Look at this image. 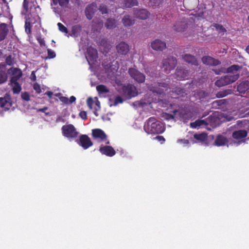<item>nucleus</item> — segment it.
Listing matches in <instances>:
<instances>
[{
    "instance_id": "obj_1",
    "label": "nucleus",
    "mask_w": 249,
    "mask_h": 249,
    "mask_svg": "<svg viewBox=\"0 0 249 249\" xmlns=\"http://www.w3.org/2000/svg\"><path fill=\"white\" fill-rule=\"evenodd\" d=\"M143 128L148 134H161L165 130L164 124L153 117L149 118L146 121Z\"/></svg>"
},
{
    "instance_id": "obj_2",
    "label": "nucleus",
    "mask_w": 249,
    "mask_h": 249,
    "mask_svg": "<svg viewBox=\"0 0 249 249\" xmlns=\"http://www.w3.org/2000/svg\"><path fill=\"white\" fill-rule=\"evenodd\" d=\"M9 73H11L13 76L10 78V84L12 87V91L14 94H18L21 91L22 88L21 85L18 82V80L21 77L22 72L20 69L11 67L8 71Z\"/></svg>"
},
{
    "instance_id": "obj_3",
    "label": "nucleus",
    "mask_w": 249,
    "mask_h": 249,
    "mask_svg": "<svg viewBox=\"0 0 249 249\" xmlns=\"http://www.w3.org/2000/svg\"><path fill=\"white\" fill-rule=\"evenodd\" d=\"M120 93L127 99H131L138 95V92L136 87L131 84L122 86Z\"/></svg>"
},
{
    "instance_id": "obj_4",
    "label": "nucleus",
    "mask_w": 249,
    "mask_h": 249,
    "mask_svg": "<svg viewBox=\"0 0 249 249\" xmlns=\"http://www.w3.org/2000/svg\"><path fill=\"white\" fill-rule=\"evenodd\" d=\"M239 77V74H228L221 77L220 79L217 80L215 82V85L221 87L236 81Z\"/></svg>"
},
{
    "instance_id": "obj_5",
    "label": "nucleus",
    "mask_w": 249,
    "mask_h": 249,
    "mask_svg": "<svg viewBox=\"0 0 249 249\" xmlns=\"http://www.w3.org/2000/svg\"><path fill=\"white\" fill-rule=\"evenodd\" d=\"M169 88V84L165 82L154 83L147 86L150 91L160 95L163 94Z\"/></svg>"
},
{
    "instance_id": "obj_6",
    "label": "nucleus",
    "mask_w": 249,
    "mask_h": 249,
    "mask_svg": "<svg viewBox=\"0 0 249 249\" xmlns=\"http://www.w3.org/2000/svg\"><path fill=\"white\" fill-rule=\"evenodd\" d=\"M63 135L69 139L76 138L78 134L76 128L71 124L64 125L61 128Z\"/></svg>"
},
{
    "instance_id": "obj_7",
    "label": "nucleus",
    "mask_w": 249,
    "mask_h": 249,
    "mask_svg": "<svg viewBox=\"0 0 249 249\" xmlns=\"http://www.w3.org/2000/svg\"><path fill=\"white\" fill-rule=\"evenodd\" d=\"M128 73L131 78L139 84L143 83L145 80V75L135 68H129Z\"/></svg>"
},
{
    "instance_id": "obj_8",
    "label": "nucleus",
    "mask_w": 249,
    "mask_h": 249,
    "mask_svg": "<svg viewBox=\"0 0 249 249\" xmlns=\"http://www.w3.org/2000/svg\"><path fill=\"white\" fill-rule=\"evenodd\" d=\"M177 65V60L174 56H169L166 59H164L162 61V68H164V71L168 73L172 70L174 69Z\"/></svg>"
},
{
    "instance_id": "obj_9",
    "label": "nucleus",
    "mask_w": 249,
    "mask_h": 249,
    "mask_svg": "<svg viewBox=\"0 0 249 249\" xmlns=\"http://www.w3.org/2000/svg\"><path fill=\"white\" fill-rule=\"evenodd\" d=\"M248 131L245 129H239L234 131L232 133V138L238 141V143L245 142L247 137Z\"/></svg>"
},
{
    "instance_id": "obj_10",
    "label": "nucleus",
    "mask_w": 249,
    "mask_h": 249,
    "mask_svg": "<svg viewBox=\"0 0 249 249\" xmlns=\"http://www.w3.org/2000/svg\"><path fill=\"white\" fill-rule=\"evenodd\" d=\"M77 143L83 149H87L93 145V142L87 135H81L77 141Z\"/></svg>"
},
{
    "instance_id": "obj_11",
    "label": "nucleus",
    "mask_w": 249,
    "mask_h": 249,
    "mask_svg": "<svg viewBox=\"0 0 249 249\" xmlns=\"http://www.w3.org/2000/svg\"><path fill=\"white\" fill-rule=\"evenodd\" d=\"M97 54L95 49L91 47L87 48L86 58L89 65L94 64L96 61Z\"/></svg>"
},
{
    "instance_id": "obj_12",
    "label": "nucleus",
    "mask_w": 249,
    "mask_h": 249,
    "mask_svg": "<svg viewBox=\"0 0 249 249\" xmlns=\"http://www.w3.org/2000/svg\"><path fill=\"white\" fill-rule=\"evenodd\" d=\"M92 136L95 140H99L101 142L107 140V136L105 132L100 128H95L92 130Z\"/></svg>"
},
{
    "instance_id": "obj_13",
    "label": "nucleus",
    "mask_w": 249,
    "mask_h": 249,
    "mask_svg": "<svg viewBox=\"0 0 249 249\" xmlns=\"http://www.w3.org/2000/svg\"><path fill=\"white\" fill-rule=\"evenodd\" d=\"M189 77V73L188 70L178 68L175 73V77L178 80H184L188 79Z\"/></svg>"
},
{
    "instance_id": "obj_14",
    "label": "nucleus",
    "mask_w": 249,
    "mask_h": 249,
    "mask_svg": "<svg viewBox=\"0 0 249 249\" xmlns=\"http://www.w3.org/2000/svg\"><path fill=\"white\" fill-rule=\"evenodd\" d=\"M97 10V4L93 2L90 4L88 5L85 9V15L87 18L89 19H91L93 17L95 12Z\"/></svg>"
},
{
    "instance_id": "obj_15",
    "label": "nucleus",
    "mask_w": 249,
    "mask_h": 249,
    "mask_svg": "<svg viewBox=\"0 0 249 249\" xmlns=\"http://www.w3.org/2000/svg\"><path fill=\"white\" fill-rule=\"evenodd\" d=\"M99 151L102 154L108 157H112L116 154V151L114 148L112 146L108 145L101 146L99 148Z\"/></svg>"
},
{
    "instance_id": "obj_16",
    "label": "nucleus",
    "mask_w": 249,
    "mask_h": 249,
    "mask_svg": "<svg viewBox=\"0 0 249 249\" xmlns=\"http://www.w3.org/2000/svg\"><path fill=\"white\" fill-rule=\"evenodd\" d=\"M151 46L154 50L157 51H162L166 48L165 42L160 39H156L152 42Z\"/></svg>"
},
{
    "instance_id": "obj_17",
    "label": "nucleus",
    "mask_w": 249,
    "mask_h": 249,
    "mask_svg": "<svg viewBox=\"0 0 249 249\" xmlns=\"http://www.w3.org/2000/svg\"><path fill=\"white\" fill-rule=\"evenodd\" d=\"M202 61L204 64L212 66H216L221 64L220 61L210 56H203L202 58Z\"/></svg>"
},
{
    "instance_id": "obj_18",
    "label": "nucleus",
    "mask_w": 249,
    "mask_h": 249,
    "mask_svg": "<svg viewBox=\"0 0 249 249\" xmlns=\"http://www.w3.org/2000/svg\"><path fill=\"white\" fill-rule=\"evenodd\" d=\"M116 50L119 54L125 55L129 51V46L124 42H121L116 46Z\"/></svg>"
},
{
    "instance_id": "obj_19",
    "label": "nucleus",
    "mask_w": 249,
    "mask_h": 249,
    "mask_svg": "<svg viewBox=\"0 0 249 249\" xmlns=\"http://www.w3.org/2000/svg\"><path fill=\"white\" fill-rule=\"evenodd\" d=\"M134 14L136 18L141 19H146L150 15L149 13L144 9L135 10Z\"/></svg>"
},
{
    "instance_id": "obj_20",
    "label": "nucleus",
    "mask_w": 249,
    "mask_h": 249,
    "mask_svg": "<svg viewBox=\"0 0 249 249\" xmlns=\"http://www.w3.org/2000/svg\"><path fill=\"white\" fill-rule=\"evenodd\" d=\"M182 58L184 61L192 65H198V62L194 55L190 54H185L182 55Z\"/></svg>"
},
{
    "instance_id": "obj_21",
    "label": "nucleus",
    "mask_w": 249,
    "mask_h": 249,
    "mask_svg": "<svg viewBox=\"0 0 249 249\" xmlns=\"http://www.w3.org/2000/svg\"><path fill=\"white\" fill-rule=\"evenodd\" d=\"M228 142V141L226 137L221 135H218L214 141V145L220 146L226 145Z\"/></svg>"
},
{
    "instance_id": "obj_22",
    "label": "nucleus",
    "mask_w": 249,
    "mask_h": 249,
    "mask_svg": "<svg viewBox=\"0 0 249 249\" xmlns=\"http://www.w3.org/2000/svg\"><path fill=\"white\" fill-rule=\"evenodd\" d=\"M8 31L7 25L6 23L0 24V41L3 40L6 38Z\"/></svg>"
},
{
    "instance_id": "obj_23",
    "label": "nucleus",
    "mask_w": 249,
    "mask_h": 249,
    "mask_svg": "<svg viewBox=\"0 0 249 249\" xmlns=\"http://www.w3.org/2000/svg\"><path fill=\"white\" fill-rule=\"evenodd\" d=\"M249 89V81H244L240 83L237 86V91L241 93H245Z\"/></svg>"
},
{
    "instance_id": "obj_24",
    "label": "nucleus",
    "mask_w": 249,
    "mask_h": 249,
    "mask_svg": "<svg viewBox=\"0 0 249 249\" xmlns=\"http://www.w3.org/2000/svg\"><path fill=\"white\" fill-rule=\"evenodd\" d=\"M122 21L125 27H130L133 25L135 23V20L131 18L128 15L124 16L122 18Z\"/></svg>"
},
{
    "instance_id": "obj_25",
    "label": "nucleus",
    "mask_w": 249,
    "mask_h": 249,
    "mask_svg": "<svg viewBox=\"0 0 249 249\" xmlns=\"http://www.w3.org/2000/svg\"><path fill=\"white\" fill-rule=\"evenodd\" d=\"M123 8H131L138 5L137 0H123L122 2Z\"/></svg>"
},
{
    "instance_id": "obj_26",
    "label": "nucleus",
    "mask_w": 249,
    "mask_h": 249,
    "mask_svg": "<svg viewBox=\"0 0 249 249\" xmlns=\"http://www.w3.org/2000/svg\"><path fill=\"white\" fill-rule=\"evenodd\" d=\"M187 27V23L184 21H180L176 23L174 26V30L177 32H183Z\"/></svg>"
},
{
    "instance_id": "obj_27",
    "label": "nucleus",
    "mask_w": 249,
    "mask_h": 249,
    "mask_svg": "<svg viewBox=\"0 0 249 249\" xmlns=\"http://www.w3.org/2000/svg\"><path fill=\"white\" fill-rule=\"evenodd\" d=\"M194 138L198 142H204L207 140L208 136L206 133H196L194 135Z\"/></svg>"
},
{
    "instance_id": "obj_28",
    "label": "nucleus",
    "mask_w": 249,
    "mask_h": 249,
    "mask_svg": "<svg viewBox=\"0 0 249 249\" xmlns=\"http://www.w3.org/2000/svg\"><path fill=\"white\" fill-rule=\"evenodd\" d=\"M105 27L107 29H112L116 26V21L114 18H109L105 23Z\"/></svg>"
},
{
    "instance_id": "obj_29",
    "label": "nucleus",
    "mask_w": 249,
    "mask_h": 249,
    "mask_svg": "<svg viewBox=\"0 0 249 249\" xmlns=\"http://www.w3.org/2000/svg\"><path fill=\"white\" fill-rule=\"evenodd\" d=\"M11 106L9 101L6 100L5 98H0V107L5 109H8Z\"/></svg>"
},
{
    "instance_id": "obj_30",
    "label": "nucleus",
    "mask_w": 249,
    "mask_h": 249,
    "mask_svg": "<svg viewBox=\"0 0 249 249\" xmlns=\"http://www.w3.org/2000/svg\"><path fill=\"white\" fill-rule=\"evenodd\" d=\"M241 68V67L239 66V65H233L231 67L228 68L226 71L228 73H232V74H234L238 73L237 71L239 70Z\"/></svg>"
},
{
    "instance_id": "obj_31",
    "label": "nucleus",
    "mask_w": 249,
    "mask_h": 249,
    "mask_svg": "<svg viewBox=\"0 0 249 249\" xmlns=\"http://www.w3.org/2000/svg\"><path fill=\"white\" fill-rule=\"evenodd\" d=\"M212 26L214 27L218 33L221 35H223L227 32L226 29L221 24L214 23Z\"/></svg>"
},
{
    "instance_id": "obj_32",
    "label": "nucleus",
    "mask_w": 249,
    "mask_h": 249,
    "mask_svg": "<svg viewBox=\"0 0 249 249\" xmlns=\"http://www.w3.org/2000/svg\"><path fill=\"white\" fill-rule=\"evenodd\" d=\"M52 1L54 5L59 4L62 7L66 6L69 2V0H52Z\"/></svg>"
},
{
    "instance_id": "obj_33",
    "label": "nucleus",
    "mask_w": 249,
    "mask_h": 249,
    "mask_svg": "<svg viewBox=\"0 0 249 249\" xmlns=\"http://www.w3.org/2000/svg\"><path fill=\"white\" fill-rule=\"evenodd\" d=\"M96 90L99 93H106L109 92V89L104 85H99L96 87Z\"/></svg>"
},
{
    "instance_id": "obj_34",
    "label": "nucleus",
    "mask_w": 249,
    "mask_h": 249,
    "mask_svg": "<svg viewBox=\"0 0 249 249\" xmlns=\"http://www.w3.org/2000/svg\"><path fill=\"white\" fill-rule=\"evenodd\" d=\"M7 80V74L5 71L0 70V84L5 83Z\"/></svg>"
},
{
    "instance_id": "obj_35",
    "label": "nucleus",
    "mask_w": 249,
    "mask_h": 249,
    "mask_svg": "<svg viewBox=\"0 0 249 249\" xmlns=\"http://www.w3.org/2000/svg\"><path fill=\"white\" fill-rule=\"evenodd\" d=\"M25 30L27 34L30 35L31 34V22L30 21V18L27 19L25 21Z\"/></svg>"
},
{
    "instance_id": "obj_36",
    "label": "nucleus",
    "mask_w": 249,
    "mask_h": 249,
    "mask_svg": "<svg viewBox=\"0 0 249 249\" xmlns=\"http://www.w3.org/2000/svg\"><path fill=\"white\" fill-rule=\"evenodd\" d=\"M177 112V110L173 111V114H171L167 113H164L162 115V117L167 120H174L175 117V114Z\"/></svg>"
},
{
    "instance_id": "obj_37",
    "label": "nucleus",
    "mask_w": 249,
    "mask_h": 249,
    "mask_svg": "<svg viewBox=\"0 0 249 249\" xmlns=\"http://www.w3.org/2000/svg\"><path fill=\"white\" fill-rule=\"evenodd\" d=\"M227 101L226 99H220L214 101L213 102V106L214 107H220L226 104Z\"/></svg>"
},
{
    "instance_id": "obj_38",
    "label": "nucleus",
    "mask_w": 249,
    "mask_h": 249,
    "mask_svg": "<svg viewBox=\"0 0 249 249\" xmlns=\"http://www.w3.org/2000/svg\"><path fill=\"white\" fill-rule=\"evenodd\" d=\"M100 44L101 46H104L106 49L105 51L106 52H107V50H109L111 48V45L108 43L107 40L105 39H102Z\"/></svg>"
},
{
    "instance_id": "obj_39",
    "label": "nucleus",
    "mask_w": 249,
    "mask_h": 249,
    "mask_svg": "<svg viewBox=\"0 0 249 249\" xmlns=\"http://www.w3.org/2000/svg\"><path fill=\"white\" fill-rule=\"evenodd\" d=\"M5 63L8 66H13L14 63V58L12 57L11 55H8L5 59Z\"/></svg>"
},
{
    "instance_id": "obj_40",
    "label": "nucleus",
    "mask_w": 249,
    "mask_h": 249,
    "mask_svg": "<svg viewBox=\"0 0 249 249\" xmlns=\"http://www.w3.org/2000/svg\"><path fill=\"white\" fill-rule=\"evenodd\" d=\"M48 55L46 57L45 59L54 58L56 56V54L54 52L50 49H47Z\"/></svg>"
},
{
    "instance_id": "obj_41",
    "label": "nucleus",
    "mask_w": 249,
    "mask_h": 249,
    "mask_svg": "<svg viewBox=\"0 0 249 249\" xmlns=\"http://www.w3.org/2000/svg\"><path fill=\"white\" fill-rule=\"evenodd\" d=\"M59 31L64 33H68V31L67 28L61 23L59 22L57 24Z\"/></svg>"
},
{
    "instance_id": "obj_42",
    "label": "nucleus",
    "mask_w": 249,
    "mask_h": 249,
    "mask_svg": "<svg viewBox=\"0 0 249 249\" xmlns=\"http://www.w3.org/2000/svg\"><path fill=\"white\" fill-rule=\"evenodd\" d=\"M228 94H229V92L228 90L219 91L216 94V97L218 98H222V97L226 96Z\"/></svg>"
},
{
    "instance_id": "obj_43",
    "label": "nucleus",
    "mask_w": 249,
    "mask_h": 249,
    "mask_svg": "<svg viewBox=\"0 0 249 249\" xmlns=\"http://www.w3.org/2000/svg\"><path fill=\"white\" fill-rule=\"evenodd\" d=\"M99 10L102 14H107L108 12L107 7L104 4H101L99 8Z\"/></svg>"
},
{
    "instance_id": "obj_44",
    "label": "nucleus",
    "mask_w": 249,
    "mask_h": 249,
    "mask_svg": "<svg viewBox=\"0 0 249 249\" xmlns=\"http://www.w3.org/2000/svg\"><path fill=\"white\" fill-rule=\"evenodd\" d=\"M21 98L26 101H29L30 100V95L27 92H24L21 95Z\"/></svg>"
},
{
    "instance_id": "obj_45",
    "label": "nucleus",
    "mask_w": 249,
    "mask_h": 249,
    "mask_svg": "<svg viewBox=\"0 0 249 249\" xmlns=\"http://www.w3.org/2000/svg\"><path fill=\"white\" fill-rule=\"evenodd\" d=\"M36 39L41 47L45 46L46 44H45V40H44V38H42L40 35L36 37Z\"/></svg>"
},
{
    "instance_id": "obj_46",
    "label": "nucleus",
    "mask_w": 249,
    "mask_h": 249,
    "mask_svg": "<svg viewBox=\"0 0 249 249\" xmlns=\"http://www.w3.org/2000/svg\"><path fill=\"white\" fill-rule=\"evenodd\" d=\"M213 71L216 74H220L222 73H225L226 72V69L223 67H221L219 69H213Z\"/></svg>"
},
{
    "instance_id": "obj_47",
    "label": "nucleus",
    "mask_w": 249,
    "mask_h": 249,
    "mask_svg": "<svg viewBox=\"0 0 249 249\" xmlns=\"http://www.w3.org/2000/svg\"><path fill=\"white\" fill-rule=\"evenodd\" d=\"M33 89L36 91V92L37 93H40L41 92V89H40V86L37 83H35L34 84V85H33Z\"/></svg>"
},
{
    "instance_id": "obj_48",
    "label": "nucleus",
    "mask_w": 249,
    "mask_h": 249,
    "mask_svg": "<svg viewBox=\"0 0 249 249\" xmlns=\"http://www.w3.org/2000/svg\"><path fill=\"white\" fill-rule=\"evenodd\" d=\"M29 0H23V8L25 10L26 12H28L29 10Z\"/></svg>"
},
{
    "instance_id": "obj_49",
    "label": "nucleus",
    "mask_w": 249,
    "mask_h": 249,
    "mask_svg": "<svg viewBox=\"0 0 249 249\" xmlns=\"http://www.w3.org/2000/svg\"><path fill=\"white\" fill-rule=\"evenodd\" d=\"M93 103H94V101H93V100L92 98V97H89L87 99V104L88 106L89 107L90 109H92V106Z\"/></svg>"
},
{
    "instance_id": "obj_50",
    "label": "nucleus",
    "mask_w": 249,
    "mask_h": 249,
    "mask_svg": "<svg viewBox=\"0 0 249 249\" xmlns=\"http://www.w3.org/2000/svg\"><path fill=\"white\" fill-rule=\"evenodd\" d=\"M123 102V100L120 96H117L114 100V105H117L118 104H121Z\"/></svg>"
},
{
    "instance_id": "obj_51",
    "label": "nucleus",
    "mask_w": 249,
    "mask_h": 249,
    "mask_svg": "<svg viewBox=\"0 0 249 249\" xmlns=\"http://www.w3.org/2000/svg\"><path fill=\"white\" fill-rule=\"evenodd\" d=\"M177 95H181L184 93L185 90L180 88H176L174 91Z\"/></svg>"
},
{
    "instance_id": "obj_52",
    "label": "nucleus",
    "mask_w": 249,
    "mask_h": 249,
    "mask_svg": "<svg viewBox=\"0 0 249 249\" xmlns=\"http://www.w3.org/2000/svg\"><path fill=\"white\" fill-rule=\"evenodd\" d=\"M154 139L157 140L160 143L162 144L164 142L165 140L162 136H158L154 138Z\"/></svg>"
},
{
    "instance_id": "obj_53",
    "label": "nucleus",
    "mask_w": 249,
    "mask_h": 249,
    "mask_svg": "<svg viewBox=\"0 0 249 249\" xmlns=\"http://www.w3.org/2000/svg\"><path fill=\"white\" fill-rule=\"evenodd\" d=\"M149 1L151 3L152 5H159L160 3H161L163 1V0H149Z\"/></svg>"
},
{
    "instance_id": "obj_54",
    "label": "nucleus",
    "mask_w": 249,
    "mask_h": 249,
    "mask_svg": "<svg viewBox=\"0 0 249 249\" xmlns=\"http://www.w3.org/2000/svg\"><path fill=\"white\" fill-rule=\"evenodd\" d=\"M79 116L82 119L84 120L86 119L87 118V113L84 111H81L79 113Z\"/></svg>"
},
{
    "instance_id": "obj_55",
    "label": "nucleus",
    "mask_w": 249,
    "mask_h": 249,
    "mask_svg": "<svg viewBox=\"0 0 249 249\" xmlns=\"http://www.w3.org/2000/svg\"><path fill=\"white\" fill-rule=\"evenodd\" d=\"M59 99L60 101L62 102L65 103V104H68L69 103V99L67 97H64V96H61L59 98Z\"/></svg>"
},
{
    "instance_id": "obj_56",
    "label": "nucleus",
    "mask_w": 249,
    "mask_h": 249,
    "mask_svg": "<svg viewBox=\"0 0 249 249\" xmlns=\"http://www.w3.org/2000/svg\"><path fill=\"white\" fill-rule=\"evenodd\" d=\"M178 142H180L184 145H188L189 144V141L188 140L185 139H179L178 140Z\"/></svg>"
},
{
    "instance_id": "obj_57",
    "label": "nucleus",
    "mask_w": 249,
    "mask_h": 249,
    "mask_svg": "<svg viewBox=\"0 0 249 249\" xmlns=\"http://www.w3.org/2000/svg\"><path fill=\"white\" fill-rule=\"evenodd\" d=\"M197 121L199 126H200L203 125L207 124V123L206 122V121L205 120H198Z\"/></svg>"
},
{
    "instance_id": "obj_58",
    "label": "nucleus",
    "mask_w": 249,
    "mask_h": 249,
    "mask_svg": "<svg viewBox=\"0 0 249 249\" xmlns=\"http://www.w3.org/2000/svg\"><path fill=\"white\" fill-rule=\"evenodd\" d=\"M190 125L193 128H196L197 126H199L197 120L195 122L191 123Z\"/></svg>"
},
{
    "instance_id": "obj_59",
    "label": "nucleus",
    "mask_w": 249,
    "mask_h": 249,
    "mask_svg": "<svg viewBox=\"0 0 249 249\" xmlns=\"http://www.w3.org/2000/svg\"><path fill=\"white\" fill-rule=\"evenodd\" d=\"M31 79L32 81H35L36 80V76L35 74V71H33L31 74Z\"/></svg>"
},
{
    "instance_id": "obj_60",
    "label": "nucleus",
    "mask_w": 249,
    "mask_h": 249,
    "mask_svg": "<svg viewBox=\"0 0 249 249\" xmlns=\"http://www.w3.org/2000/svg\"><path fill=\"white\" fill-rule=\"evenodd\" d=\"M48 109V107H45L42 108H39L37 109V112H45V111Z\"/></svg>"
},
{
    "instance_id": "obj_61",
    "label": "nucleus",
    "mask_w": 249,
    "mask_h": 249,
    "mask_svg": "<svg viewBox=\"0 0 249 249\" xmlns=\"http://www.w3.org/2000/svg\"><path fill=\"white\" fill-rule=\"evenodd\" d=\"M45 94L47 95L50 98H51L53 93L51 91H48L45 92Z\"/></svg>"
},
{
    "instance_id": "obj_62",
    "label": "nucleus",
    "mask_w": 249,
    "mask_h": 249,
    "mask_svg": "<svg viewBox=\"0 0 249 249\" xmlns=\"http://www.w3.org/2000/svg\"><path fill=\"white\" fill-rule=\"evenodd\" d=\"M6 69V66L5 64L4 63H1L0 64V70L5 71Z\"/></svg>"
},
{
    "instance_id": "obj_63",
    "label": "nucleus",
    "mask_w": 249,
    "mask_h": 249,
    "mask_svg": "<svg viewBox=\"0 0 249 249\" xmlns=\"http://www.w3.org/2000/svg\"><path fill=\"white\" fill-rule=\"evenodd\" d=\"M76 100V98L73 96H71L70 97V100H69V102L70 103H72L73 102H74Z\"/></svg>"
},
{
    "instance_id": "obj_64",
    "label": "nucleus",
    "mask_w": 249,
    "mask_h": 249,
    "mask_svg": "<svg viewBox=\"0 0 249 249\" xmlns=\"http://www.w3.org/2000/svg\"><path fill=\"white\" fill-rule=\"evenodd\" d=\"M96 105L99 107L100 102L99 101H97V102L96 103Z\"/></svg>"
}]
</instances>
